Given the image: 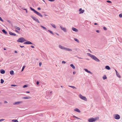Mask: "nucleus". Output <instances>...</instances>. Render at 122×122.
Here are the masks:
<instances>
[{"mask_svg":"<svg viewBox=\"0 0 122 122\" xmlns=\"http://www.w3.org/2000/svg\"><path fill=\"white\" fill-rule=\"evenodd\" d=\"M26 40L23 38L22 37L19 38L17 41L18 42H24Z\"/></svg>","mask_w":122,"mask_h":122,"instance_id":"f257e3e1","label":"nucleus"},{"mask_svg":"<svg viewBox=\"0 0 122 122\" xmlns=\"http://www.w3.org/2000/svg\"><path fill=\"white\" fill-rule=\"evenodd\" d=\"M97 119L96 118H92L89 119L88 120V121L89 122H93L96 121Z\"/></svg>","mask_w":122,"mask_h":122,"instance_id":"f03ea898","label":"nucleus"},{"mask_svg":"<svg viewBox=\"0 0 122 122\" xmlns=\"http://www.w3.org/2000/svg\"><path fill=\"white\" fill-rule=\"evenodd\" d=\"M79 97L82 100H83L85 101H87V99L86 97L83 96L81 95L80 94L79 95Z\"/></svg>","mask_w":122,"mask_h":122,"instance_id":"7ed1b4c3","label":"nucleus"},{"mask_svg":"<svg viewBox=\"0 0 122 122\" xmlns=\"http://www.w3.org/2000/svg\"><path fill=\"white\" fill-rule=\"evenodd\" d=\"M91 58L97 61H100V60L94 55H93Z\"/></svg>","mask_w":122,"mask_h":122,"instance_id":"20e7f679","label":"nucleus"},{"mask_svg":"<svg viewBox=\"0 0 122 122\" xmlns=\"http://www.w3.org/2000/svg\"><path fill=\"white\" fill-rule=\"evenodd\" d=\"M114 118L116 119H119L120 118V117L118 114H115L114 115Z\"/></svg>","mask_w":122,"mask_h":122,"instance_id":"39448f33","label":"nucleus"},{"mask_svg":"<svg viewBox=\"0 0 122 122\" xmlns=\"http://www.w3.org/2000/svg\"><path fill=\"white\" fill-rule=\"evenodd\" d=\"M60 27L61 29L63 30L64 32H67L66 29V28L63 27H62V26H60Z\"/></svg>","mask_w":122,"mask_h":122,"instance_id":"423d86ee","label":"nucleus"},{"mask_svg":"<svg viewBox=\"0 0 122 122\" xmlns=\"http://www.w3.org/2000/svg\"><path fill=\"white\" fill-rule=\"evenodd\" d=\"M79 11H80V12L79 13L80 14L83 13L85 11L84 10H82V9L81 8H80L79 9Z\"/></svg>","mask_w":122,"mask_h":122,"instance_id":"0eeeda50","label":"nucleus"},{"mask_svg":"<svg viewBox=\"0 0 122 122\" xmlns=\"http://www.w3.org/2000/svg\"><path fill=\"white\" fill-rule=\"evenodd\" d=\"M32 18L35 20L37 22L39 23L40 22L35 17H32Z\"/></svg>","mask_w":122,"mask_h":122,"instance_id":"6e6552de","label":"nucleus"},{"mask_svg":"<svg viewBox=\"0 0 122 122\" xmlns=\"http://www.w3.org/2000/svg\"><path fill=\"white\" fill-rule=\"evenodd\" d=\"M35 13L38 15H39V16L41 17H42L43 16L40 13H39V12H38L37 11V12L36 13Z\"/></svg>","mask_w":122,"mask_h":122,"instance_id":"1a4fd4ad","label":"nucleus"},{"mask_svg":"<svg viewBox=\"0 0 122 122\" xmlns=\"http://www.w3.org/2000/svg\"><path fill=\"white\" fill-rule=\"evenodd\" d=\"M84 70L88 73H90L91 74H92V73L90 71H88L87 69H84Z\"/></svg>","mask_w":122,"mask_h":122,"instance_id":"9d476101","label":"nucleus"},{"mask_svg":"<svg viewBox=\"0 0 122 122\" xmlns=\"http://www.w3.org/2000/svg\"><path fill=\"white\" fill-rule=\"evenodd\" d=\"M22 102H15L13 104L14 105H16V104L17 105V104H19L20 103H22Z\"/></svg>","mask_w":122,"mask_h":122,"instance_id":"9b49d317","label":"nucleus"},{"mask_svg":"<svg viewBox=\"0 0 122 122\" xmlns=\"http://www.w3.org/2000/svg\"><path fill=\"white\" fill-rule=\"evenodd\" d=\"M0 71V73L2 74H4L5 73V71L4 70H1Z\"/></svg>","mask_w":122,"mask_h":122,"instance_id":"f8f14e48","label":"nucleus"},{"mask_svg":"<svg viewBox=\"0 0 122 122\" xmlns=\"http://www.w3.org/2000/svg\"><path fill=\"white\" fill-rule=\"evenodd\" d=\"M59 47L61 49H62L65 50V47L61 45H59Z\"/></svg>","mask_w":122,"mask_h":122,"instance_id":"ddd939ff","label":"nucleus"},{"mask_svg":"<svg viewBox=\"0 0 122 122\" xmlns=\"http://www.w3.org/2000/svg\"><path fill=\"white\" fill-rule=\"evenodd\" d=\"M24 44H30V41H27V42H25L24 43Z\"/></svg>","mask_w":122,"mask_h":122,"instance_id":"4468645a","label":"nucleus"},{"mask_svg":"<svg viewBox=\"0 0 122 122\" xmlns=\"http://www.w3.org/2000/svg\"><path fill=\"white\" fill-rule=\"evenodd\" d=\"M72 29L73 31H75L77 32L78 31V30L74 27L72 28Z\"/></svg>","mask_w":122,"mask_h":122,"instance_id":"2eb2a0df","label":"nucleus"},{"mask_svg":"<svg viewBox=\"0 0 122 122\" xmlns=\"http://www.w3.org/2000/svg\"><path fill=\"white\" fill-rule=\"evenodd\" d=\"M9 33L10 35H13L14 36H16V34H15L11 32H10Z\"/></svg>","mask_w":122,"mask_h":122,"instance_id":"dca6fc26","label":"nucleus"},{"mask_svg":"<svg viewBox=\"0 0 122 122\" xmlns=\"http://www.w3.org/2000/svg\"><path fill=\"white\" fill-rule=\"evenodd\" d=\"M30 98V97H22V98L24 99H29Z\"/></svg>","mask_w":122,"mask_h":122,"instance_id":"f3484780","label":"nucleus"},{"mask_svg":"<svg viewBox=\"0 0 122 122\" xmlns=\"http://www.w3.org/2000/svg\"><path fill=\"white\" fill-rule=\"evenodd\" d=\"M65 50L66 51H72V50L71 49H70L68 48H65Z\"/></svg>","mask_w":122,"mask_h":122,"instance_id":"a211bd4d","label":"nucleus"},{"mask_svg":"<svg viewBox=\"0 0 122 122\" xmlns=\"http://www.w3.org/2000/svg\"><path fill=\"white\" fill-rule=\"evenodd\" d=\"M74 110L75 111H76V112H80V111L79 109H78V108H76Z\"/></svg>","mask_w":122,"mask_h":122,"instance_id":"6ab92c4d","label":"nucleus"},{"mask_svg":"<svg viewBox=\"0 0 122 122\" xmlns=\"http://www.w3.org/2000/svg\"><path fill=\"white\" fill-rule=\"evenodd\" d=\"M10 74L12 75H13L14 74V71H13L12 70L10 71Z\"/></svg>","mask_w":122,"mask_h":122,"instance_id":"aec40b11","label":"nucleus"},{"mask_svg":"<svg viewBox=\"0 0 122 122\" xmlns=\"http://www.w3.org/2000/svg\"><path fill=\"white\" fill-rule=\"evenodd\" d=\"M2 31L5 34H6L7 33V32L5 30H4L3 29L2 30Z\"/></svg>","mask_w":122,"mask_h":122,"instance_id":"412c9836","label":"nucleus"},{"mask_svg":"<svg viewBox=\"0 0 122 122\" xmlns=\"http://www.w3.org/2000/svg\"><path fill=\"white\" fill-rule=\"evenodd\" d=\"M70 66L73 69H75V66H74L73 64H71L70 65Z\"/></svg>","mask_w":122,"mask_h":122,"instance_id":"4be33fe9","label":"nucleus"},{"mask_svg":"<svg viewBox=\"0 0 122 122\" xmlns=\"http://www.w3.org/2000/svg\"><path fill=\"white\" fill-rule=\"evenodd\" d=\"M106 68L107 70H109L110 69V67L108 66H106L105 67Z\"/></svg>","mask_w":122,"mask_h":122,"instance_id":"5701e85b","label":"nucleus"},{"mask_svg":"<svg viewBox=\"0 0 122 122\" xmlns=\"http://www.w3.org/2000/svg\"><path fill=\"white\" fill-rule=\"evenodd\" d=\"M12 121L13 122H18L17 120H12Z\"/></svg>","mask_w":122,"mask_h":122,"instance_id":"b1692460","label":"nucleus"},{"mask_svg":"<svg viewBox=\"0 0 122 122\" xmlns=\"http://www.w3.org/2000/svg\"><path fill=\"white\" fill-rule=\"evenodd\" d=\"M51 25L52 26L54 27V28H56V26L54 24H51Z\"/></svg>","mask_w":122,"mask_h":122,"instance_id":"393cba45","label":"nucleus"},{"mask_svg":"<svg viewBox=\"0 0 122 122\" xmlns=\"http://www.w3.org/2000/svg\"><path fill=\"white\" fill-rule=\"evenodd\" d=\"M15 28L16 29H17V30H20V28L19 27H17V26H15Z\"/></svg>","mask_w":122,"mask_h":122,"instance_id":"a878e982","label":"nucleus"},{"mask_svg":"<svg viewBox=\"0 0 122 122\" xmlns=\"http://www.w3.org/2000/svg\"><path fill=\"white\" fill-rule=\"evenodd\" d=\"M31 10L33 11L35 13H36L37 11L35 10L34 9H33L31 8Z\"/></svg>","mask_w":122,"mask_h":122,"instance_id":"bb28decb","label":"nucleus"},{"mask_svg":"<svg viewBox=\"0 0 122 122\" xmlns=\"http://www.w3.org/2000/svg\"><path fill=\"white\" fill-rule=\"evenodd\" d=\"M103 78L104 80H105L107 78V77L106 75H104L103 76Z\"/></svg>","mask_w":122,"mask_h":122,"instance_id":"cd10ccee","label":"nucleus"},{"mask_svg":"<svg viewBox=\"0 0 122 122\" xmlns=\"http://www.w3.org/2000/svg\"><path fill=\"white\" fill-rule=\"evenodd\" d=\"M87 54L88 56H89L91 57H92L93 55H92L91 54H90L89 53H87Z\"/></svg>","mask_w":122,"mask_h":122,"instance_id":"c85d7f7f","label":"nucleus"},{"mask_svg":"<svg viewBox=\"0 0 122 122\" xmlns=\"http://www.w3.org/2000/svg\"><path fill=\"white\" fill-rule=\"evenodd\" d=\"M117 75V77H118L120 78L121 76L120 75H119V73H117L116 74Z\"/></svg>","mask_w":122,"mask_h":122,"instance_id":"c756f323","label":"nucleus"},{"mask_svg":"<svg viewBox=\"0 0 122 122\" xmlns=\"http://www.w3.org/2000/svg\"><path fill=\"white\" fill-rule=\"evenodd\" d=\"M28 85H24L23 86V88H25V87H28Z\"/></svg>","mask_w":122,"mask_h":122,"instance_id":"7c9ffc66","label":"nucleus"},{"mask_svg":"<svg viewBox=\"0 0 122 122\" xmlns=\"http://www.w3.org/2000/svg\"><path fill=\"white\" fill-rule=\"evenodd\" d=\"M69 86L73 88V89H76V87H75V86Z\"/></svg>","mask_w":122,"mask_h":122,"instance_id":"2f4dec72","label":"nucleus"},{"mask_svg":"<svg viewBox=\"0 0 122 122\" xmlns=\"http://www.w3.org/2000/svg\"><path fill=\"white\" fill-rule=\"evenodd\" d=\"M4 82V81L2 79L1 80V83L2 84Z\"/></svg>","mask_w":122,"mask_h":122,"instance_id":"473e14b6","label":"nucleus"},{"mask_svg":"<svg viewBox=\"0 0 122 122\" xmlns=\"http://www.w3.org/2000/svg\"><path fill=\"white\" fill-rule=\"evenodd\" d=\"M25 66H24L22 67V70H21V71H23L24 69V68H25Z\"/></svg>","mask_w":122,"mask_h":122,"instance_id":"72a5a7b5","label":"nucleus"},{"mask_svg":"<svg viewBox=\"0 0 122 122\" xmlns=\"http://www.w3.org/2000/svg\"><path fill=\"white\" fill-rule=\"evenodd\" d=\"M74 40L76 41H77V42H79V41L76 38H74Z\"/></svg>","mask_w":122,"mask_h":122,"instance_id":"f704fd0d","label":"nucleus"},{"mask_svg":"<svg viewBox=\"0 0 122 122\" xmlns=\"http://www.w3.org/2000/svg\"><path fill=\"white\" fill-rule=\"evenodd\" d=\"M41 27H42L44 29H45V30H46V28L45 27H44V26H42V25H41Z\"/></svg>","mask_w":122,"mask_h":122,"instance_id":"c9c22d12","label":"nucleus"},{"mask_svg":"<svg viewBox=\"0 0 122 122\" xmlns=\"http://www.w3.org/2000/svg\"><path fill=\"white\" fill-rule=\"evenodd\" d=\"M48 31H49V32H50V33H51L52 34H53V32H52L50 30H48Z\"/></svg>","mask_w":122,"mask_h":122,"instance_id":"e433bc0d","label":"nucleus"},{"mask_svg":"<svg viewBox=\"0 0 122 122\" xmlns=\"http://www.w3.org/2000/svg\"><path fill=\"white\" fill-rule=\"evenodd\" d=\"M73 117H75V118H76V119H80V118H78V117H76L75 116H73Z\"/></svg>","mask_w":122,"mask_h":122,"instance_id":"4c0bfd02","label":"nucleus"},{"mask_svg":"<svg viewBox=\"0 0 122 122\" xmlns=\"http://www.w3.org/2000/svg\"><path fill=\"white\" fill-rule=\"evenodd\" d=\"M119 16L120 18L122 17V14H119Z\"/></svg>","mask_w":122,"mask_h":122,"instance_id":"58836bf2","label":"nucleus"},{"mask_svg":"<svg viewBox=\"0 0 122 122\" xmlns=\"http://www.w3.org/2000/svg\"><path fill=\"white\" fill-rule=\"evenodd\" d=\"M107 3H112V2L111 1H109V0H107Z\"/></svg>","mask_w":122,"mask_h":122,"instance_id":"ea45409f","label":"nucleus"},{"mask_svg":"<svg viewBox=\"0 0 122 122\" xmlns=\"http://www.w3.org/2000/svg\"><path fill=\"white\" fill-rule=\"evenodd\" d=\"M0 20L2 22H3V20L2 19V18L0 17Z\"/></svg>","mask_w":122,"mask_h":122,"instance_id":"a19ab883","label":"nucleus"},{"mask_svg":"<svg viewBox=\"0 0 122 122\" xmlns=\"http://www.w3.org/2000/svg\"><path fill=\"white\" fill-rule=\"evenodd\" d=\"M103 29H104L105 30H107V29L106 27H103Z\"/></svg>","mask_w":122,"mask_h":122,"instance_id":"79ce46f5","label":"nucleus"},{"mask_svg":"<svg viewBox=\"0 0 122 122\" xmlns=\"http://www.w3.org/2000/svg\"><path fill=\"white\" fill-rule=\"evenodd\" d=\"M41 64H42V63H41L40 62L39 63V66H41Z\"/></svg>","mask_w":122,"mask_h":122,"instance_id":"37998d69","label":"nucleus"},{"mask_svg":"<svg viewBox=\"0 0 122 122\" xmlns=\"http://www.w3.org/2000/svg\"><path fill=\"white\" fill-rule=\"evenodd\" d=\"M62 63L65 64L66 63V62L64 61H62Z\"/></svg>","mask_w":122,"mask_h":122,"instance_id":"c03bdc74","label":"nucleus"},{"mask_svg":"<svg viewBox=\"0 0 122 122\" xmlns=\"http://www.w3.org/2000/svg\"><path fill=\"white\" fill-rule=\"evenodd\" d=\"M11 86H16V85H11Z\"/></svg>","mask_w":122,"mask_h":122,"instance_id":"a18cd8bd","label":"nucleus"},{"mask_svg":"<svg viewBox=\"0 0 122 122\" xmlns=\"http://www.w3.org/2000/svg\"><path fill=\"white\" fill-rule=\"evenodd\" d=\"M39 82L37 81L36 82V84H37V85H38L39 84Z\"/></svg>","mask_w":122,"mask_h":122,"instance_id":"49530a36","label":"nucleus"},{"mask_svg":"<svg viewBox=\"0 0 122 122\" xmlns=\"http://www.w3.org/2000/svg\"><path fill=\"white\" fill-rule=\"evenodd\" d=\"M49 1H54V0H48Z\"/></svg>","mask_w":122,"mask_h":122,"instance_id":"de8ad7c7","label":"nucleus"},{"mask_svg":"<svg viewBox=\"0 0 122 122\" xmlns=\"http://www.w3.org/2000/svg\"><path fill=\"white\" fill-rule=\"evenodd\" d=\"M7 102H7L6 101H5L4 102V103H7Z\"/></svg>","mask_w":122,"mask_h":122,"instance_id":"09e8293b","label":"nucleus"},{"mask_svg":"<svg viewBox=\"0 0 122 122\" xmlns=\"http://www.w3.org/2000/svg\"><path fill=\"white\" fill-rule=\"evenodd\" d=\"M37 9L38 10H41V9L40 7H38V8Z\"/></svg>","mask_w":122,"mask_h":122,"instance_id":"8fccbe9b","label":"nucleus"},{"mask_svg":"<svg viewBox=\"0 0 122 122\" xmlns=\"http://www.w3.org/2000/svg\"><path fill=\"white\" fill-rule=\"evenodd\" d=\"M20 46L21 48H23V47H24V46H21L20 45Z\"/></svg>","mask_w":122,"mask_h":122,"instance_id":"3c124183","label":"nucleus"},{"mask_svg":"<svg viewBox=\"0 0 122 122\" xmlns=\"http://www.w3.org/2000/svg\"><path fill=\"white\" fill-rule=\"evenodd\" d=\"M115 70L116 71V74H117V73L118 72H117V71L116 69H115Z\"/></svg>","mask_w":122,"mask_h":122,"instance_id":"603ef678","label":"nucleus"},{"mask_svg":"<svg viewBox=\"0 0 122 122\" xmlns=\"http://www.w3.org/2000/svg\"><path fill=\"white\" fill-rule=\"evenodd\" d=\"M31 47L33 48H34V47L33 46H31Z\"/></svg>","mask_w":122,"mask_h":122,"instance_id":"864d4df0","label":"nucleus"},{"mask_svg":"<svg viewBox=\"0 0 122 122\" xmlns=\"http://www.w3.org/2000/svg\"><path fill=\"white\" fill-rule=\"evenodd\" d=\"M4 119H1V120H0V121H4Z\"/></svg>","mask_w":122,"mask_h":122,"instance_id":"5fc2aeb1","label":"nucleus"},{"mask_svg":"<svg viewBox=\"0 0 122 122\" xmlns=\"http://www.w3.org/2000/svg\"><path fill=\"white\" fill-rule=\"evenodd\" d=\"M15 53H17V52L16 51H15Z\"/></svg>","mask_w":122,"mask_h":122,"instance_id":"6e6d98bb","label":"nucleus"},{"mask_svg":"<svg viewBox=\"0 0 122 122\" xmlns=\"http://www.w3.org/2000/svg\"><path fill=\"white\" fill-rule=\"evenodd\" d=\"M78 57V58L79 59H83V58H80V57Z\"/></svg>","mask_w":122,"mask_h":122,"instance_id":"4d7b16f0","label":"nucleus"},{"mask_svg":"<svg viewBox=\"0 0 122 122\" xmlns=\"http://www.w3.org/2000/svg\"><path fill=\"white\" fill-rule=\"evenodd\" d=\"M94 24V25H97V23H95Z\"/></svg>","mask_w":122,"mask_h":122,"instance_id":"13d9d810","label":"nucleus"},{"mask_svg":"<svg viewBox=\"0 0 122 122\" xmlns=\"http://www.w3.org/2000/svg\"><path fill=\"white\" fill-rule=\"evenodd\" d=\"M24 10H26V13H27V10L26 9H24Z\"/></svg>","mask_w":122,"mask_h":122,"instance_id":"bf43d9fd","label":"nucleus"},{"mask_svg":"<svg viewBox=\"0 0 122 122\" xmlns=\"http://www.w3.org/2000/svg\"><path fill=\"white\" fill-rule=\"evenodd\" d=\"M15 31H16V32H17V33H19L18 31H17V30H15Z\"/></svg>","mask_w":122,"mask_h":122,"instance_id":"052dcab7","label":"nucleus"},{"mask_svg":"<svg viewBox=\"0 0 122 122\" xmlns=\"http://www.w3.org/2000/svg\"><path fill=\"white\" fill-rule=\"evenodd\" d=\"M96 31H97V32H99V30H97Z\"/></svg>","mask_w":122,"mask_h":122,"instance_id":"680f3d73","label":"nucleus"},{"mask_svg":"<svg viewBox=\"0 0 122 122\" xmlns=\"http://www.w3.org/2000/svg\"><path fill=\"white\" fill-rule=\"evenodd\" d=\"M4 50H6V49H5V48H4Z\"/></svg>","mask_w":122,"mask_h":122,"instance_id":"e2e57ef3","label":"nucleus"},{"mask_svg":"<svg viewBox=\"0 0 122 122\" xmlns=\"http://www.w3.org/2000/svg\"><path fill=\"white\" fill-rule=\"evenodd\" d=\"M73 74H75V72H73Z\"/></svg>","mask_w":122,"mask_h":122,"instance_id":"0e129e2a","label":"nucleus"},{"mask_svg":"<svg viewBox=\"0 0 122 122\" xmlns=\"http://www.w3.org/2000/svg\"><path fill=\"white\" fill-rule=\"evenodd\" d=\"M26 93H30V92H26Z\"/></svg>","mask_w":122,"mask_h":122,"instance_id":"69168bd1","label":"nucleus"},{"mask_svg":"<svg viewBox=\"0 0 122 122\" xmlns=\"http://www.w3.org/2000/svg\"><path fill=\"white\" fill-rule=\"evenodd\" d=\"M61 87H63V86H61Z\"/></svg>","mask_w":122,"mask_h":122,"instance_id":"338daca9","label":"nucleus"},{"mask_svg":"<svg viewBox=\"0 0 122 122\" xmlns=\"http://www.w3.org/2000/svg\"><path fill=\"white\" fill-rule=\"evenodd\" d=\"M31 44H32V43L31 42Z\"/></svg>","mask_w":122,"mask_h":122,"instance_id":"774afa93","label":"nucleus"}]
</instances>
